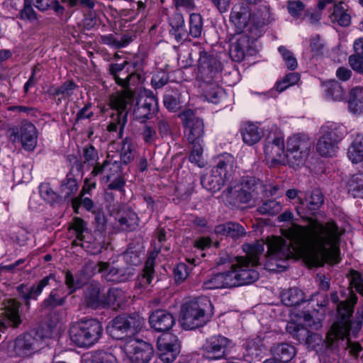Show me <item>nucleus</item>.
I'll use <instances>...</instances> for the list:
<instances>
[{"label": "nucleus", "mask_w": 363, "mask_h": 363, "mask_svg": "<svg viewBox=\"0 0 363 363\" xmlns=\"http://www.w3.org/2000/svg\"><path fill=\"white\" fill-rule=\"evenodd\" d=\"M119 228L123 231H133L139 225V218L133 211H126L121 213L118 219Z\"/></svg>", "instance_id": "4c0bfd02"}, {"label": "nucleus", "mask_w": 363, "mask_h": 363, "mask_svg": "<svg viewBox=\"0 0 363 363\" xmlns=\"http://www.w3.org/2000/svg\"><path fill=\"white\" fill-rule=\"evenodd\" d=\"M158 111L157 97L152 91L146 93V97L143 104L137 103L135 106L133 115L136 119L143 122L152 118Z\"/></svg>", "instance_id": "412c9836"}, {"label": "nucleus", "mask_w": 363, "mask_h": 363, "mask_svg": "<svg viewBox=\"0 0 363 363\" xmlns=\"http://www.w3.org/2000/svg\"><path fill=\"white\" fill-rule=\"evenodd\" d=\"M350 160L353 163L363 161V135L358 134L347 152Z\"/></svg>", "instance_id": "a18cd8bd"}, {"label": "nucleus", "mask_w": 363, "mask_h": 363, "mask_svg": "<svg viewBox=\"0 0 363 363\" xmlns=\"http://www.w3.org/2000/svg\"><path fill=\"white\" fill-rule=\"evenodd\" d=\"M17 17L29 23L38 21V14L33 9L30 0H23V7Z\"/></svg>", "instance_id": "bf43d9fd"}, {"label": "nucleus", "mask_w": 363, "mask_h": 363, "mask_svg": "<svg viewBox=\"0 0 363 363\" xmlns=\"http://www.w3.org/2000/svg\"><path fill=\"white\" fill-rule=\"evenodd\" d=\"M256 265H252L244 257H239L237 264L233 270H229L230 278L235 282L233 287L249 284L255 282L259 279V273L253 267Z\"/></svg>", "instance_id": "4468645a"}, {"label": "nucleus", "mask_w": 363, "mask_h": 363, "mask_svg": "<svg viewBox=\"0 0 363 363\" xmlns=\"http://www.w3.org/2000/svg\"><path fill=\"white\" fill-rule=\"evenodd\" d=\"M131 65L125 60L122 63L111 62L108 65V74L115 82L126 90L124 94L112 96L111 106L113 112L107 130L116 132L118 129V138H122L123 130L128 121V105L133 97L131 86H135L140 81V75L130 69Z\"/></svg>", "instance_id": "f03ea898"}, {"label": "nucleus", "mask_w": 363, "mask_h": 363, "mask_svg": "<svg viewBox=\"0 0 363 363\" xmlns=\"http://www.w3.org/2000/svg\"><path fill=\"white\" fill-rule=\"evenodd\" d=\"M270 22V12L267 6L261 5L251 11L250 26L247 28L251 35L258 37L262 29Z\"/></svg>", "instance_id": "5701e85b"}, {"label": "nucleus", "mask_w": 363, "mask_h": 363, "mask_svg": "<svg viewBox=\"0 0 363 363\" xmlns=\"http://www.w3.org/2000/svg\"><path fill=\"white\" fill-rule=\"evenodd\" d=\"M132 363H151L154 350L150 343L138 339H130L123 346Z\"/></svg>", "instance_id": "9d476101"}, {"label": "nucleus", "mask_w": 363, "mask_h": 363, "mask_svg": "<svg viewBox=\"0 0 363 363\" xmlns=\"http://www.w3.org/2000/svg\"><path fill=\"white\" fill-rule=\"evenodd\" d=\"M38 339L36 333H26L18 336L14 342L13 350L17 356L28 357L37 351Z\"/></svg>", "instance_id": "4be33fe9"}, {"label": "nucleus", "mask_w": 363, "mask_h": 363, "mask_svg": "<svg viewBox=\"0 0 363 363\" xmlns=\"http://www.w3.org/2000/svg\"><path fill=\"white\" fill-rule=\"evenodd\" d=\"M169 24L171 27L169 34L177 42L184 40L189 37L188 30L185 28L184 16L180 13H174L169 18Z\"/></svg>", "instance_id": "2f4dec72"}, {"label": "nucleus", "mask_w": 363, "mask_h": 363, "mask_svg": "<svg viewBox=\"0 0 363 363\" xmlns=\"http://www.w3.org/2000/svg\"><path fill=\"white\" fill-rule=\"evenodd\" d=\"M96 184L92 183L89 185L88 188H86V184L83 186L81 192L80 196L76 197L74 199H72V207L74 209V211L77 213V208L82 205L87 211H91L94 207V202L89 198H82L84 193H88L89 191L95 188Z\"/></svg>", "instance_id": "3c124183"}, {"label": "nucleus", "mask_w": 363, "mask_h": 363, "mask_svg": "<svg viewBox=\"0 0 363 363\" xmlns=\"http://www.w3.org/2000/svg\"><path fill=\"white\" fill-rule=\"evenodd\" d=\"M238 259L239 257L230 255L226 252H222L216 259V265L220 269L221 267L224 266L223 269L228 268V270H233Z\"/></svg>", "instance_id": "052dcab7"}, {"label": "nucleus", "mask_w": 363, "mask_h": 363, "mask_svg": "<svg viewBox=\"0 0 363 363\" xmlns=\"http://www.w3.org/2000/svg\"><path fill=\"white\" fill-rule=\"evenodd\" d=\"M239 180L240 184L245 185V186H247L251 191L255 192L256 194H257L258 189L262 186V181L252 174H245Z\"/></svg>", "instance_id": "774afa93"}, {"label": "nucleus", "mask_w": 363, "mask_h": 363, "mask_svg": "<svg viewBox=\"0 0 363 363\" xmlns=\"http://www.w3.org/2000/svg\"><path fill=\"white\" fill-rule=\"evenodd\" d=\"M128 319V330L129 334H135L138 333L143 327L145 320L138 313L127 314Z\"/></svg>", "instance_id": "680f3d73"}, {"label": "nucleus", "mask_w": 363, "mask_h": 363, "mask_svg": "<svg viewBox=\"0 0 363 363\" xmlns=\"http://www.w3.org/2000/svg\"><path fill=\"white\" fill-rule=\"evenodd\" d=\"M222 196L227 205L236 208L240 207V205L249 203L254 198L250 192L238 187L237 185L234 187H228L223 191Z\"/></svg>", "instance_id": "393cba45"}, {"label": "nucleus", "mask_w": 363, "mask_h": 363, "mask_svg": "<svg viewBox=\"0 0 363 363\" xmlns=\"http://www.w3.org/2000/svg\"><path fill=\"white\" fill-rule=\"evenodd\" d=\"M77 87V84L73 80H67L62 85L58 86L59 97L57 100V104H60L62 99L69 98L74 93V91Z\"/></svg>", "instance_id": "338daca9"}, {"label": "nucleus", "mask_w": 363, "mask_h": 363, "mask_svg": "<svg viewBox=\"0 0 363 363\" xmlns=\"http://www.w3.org/2000/svg\"><path fill=\"white\" fill-rule=\"evenodd\" d=\"M215 233L237 240L245 236L246 230L239 223L229 221L216 225L215 227Z\"/></svg>", "instance_id": "7c9ffc66"}, {"label": "nucleus", "mask_w": 363, "mask_h": 363, "mask_svg": "<svg viewBox=\"0 0 363 363\" xmlns=\"http://www.w3.org/2000/svg\"><path fill=\"white\" fill-rule=\"evenodd\" d=\"M181 93L177 89L167 91L164 95L163 104L170 112H176L182 107Z\"/></svg>", "instance_id": "79ce46f5"}, {"label": "nucleus", "mask_w": 363, "mask_h": 363, "mask_svg": "<svg viewBox=\"0 0 363 363\" xmlns=\"http://www.w3.org/2000/svg\"><path fill=\"white\" fill-rule=\"evenodd\" d=\"M244 250L246 252V259L251 262L252 265H259V256L264 252V243L257 242L252 245H244Z\"/></svg>", "instance_id": "de8ad7c7"}, {"label": "nucleus", "mask_w": 363, "mask_h": 363, "mask_svg": "<svg viewBox=\"0 0 363 363\" xmlns=\"http://www.w3.org/2000/svg\"><path fill=\"white\" fill-rule=\"evenodd\" d=\"M251 9L244 3H238L233 6L230 21L234 24L239 32H242L250 26Z\"/></svg>", "instance_id": "a878e982"}, {"label": "nucleus", "mask_w": 363, "mask_h": 363, "mask_svg": "<svg viewBox=\"0 0 363 363\" xmlns=\"http://www.w3.org/2000/svg\"><path fill=\"white\" fill-rule=\"evenodd\" d=\"M235 282L230 278V271L219 272L208 275L203 281V289H216L223 288H232Z\"/></svg>", "instance_id": "c85d7f7f"}, {"label": "nucleus", "mask_w": 363, "mask_h": 363, "mask_svg": "<svg viewBox=\"0 0 363 363\" xmlns=\"http://www.w3.org/2000/svg\"><path fill=\"white\" fill-rule=\"evenodd\" d=\"M125 294L123 290L118 288H111L106 295H104L103 307H120L124 302Z\"/></svg>", "instance_id": "58836bf2"}, {"label": "nucleus", "mask_w": 363, "mask_h": 363, "mask_svg": "<svg viewBox=\"0 0 363 363\" xmlns=\"http://www.w3.org/2000/svg\"><path fill=\"white\" fill-rule=\"evenodd\" d=\"M264 350L263 340L259 337L247 339L241 347L242 356L240 358L247 362H251L255 359L260 357Z\"/></svg>", "instance_id": "cd10ccee"}, {"label": "nucleus", "mask_w": 363, "mask_h": 363, "mask_svg": "<svg viewBox=\"0 0 363 363\" xmlns=\"http://www.w3.org/2000/svg\"><path fill=\"white\" fill-rule=\"evenodd\" d=\"M78 188L77 179L74 177L67 174V177L61 183L60 193L65 199L72 200L73 199L72 196L77 192Z\"/></svg>", "instance_id": "09e8293b"}, {"label": "nucleus", "mask_w": 363, "mask_h": 363, "mask_svg": "<svg viewBox=\"0 0 363 363\" xmlns=\"http://www.w3.org/2000/svg\"><path fill=\"white\" fill-rule=\"evenodd\" d=\"M256 38L241 32L235 35L230 40L229 53L233 60L241 62L246 55H252L254 51L252 45Z\"/></svg>", "instance_id": "ddd939ff"}, {"label": "nucleus", "mask_w": 363, "mask_h": 363, "mask_svg": "<svg viewBox=\"0 0 363 363\" xmlns=\"http://www.w3.org/2000/svg\"><path fill=\"white\" fill-rule=\"evenodd\" d=\"M128 325L127 314L119 315L109 323L108 330L113 338L123 339L129 334Z\"/></svg>", "instance_id": "f704fd0d"}, {"label": "nucleus", "mask_w": 363, "mask_h": 363, "mask_svg": "<svg viewBox=\"0 0 363 363\" xmlns=\"http://www.w3.org/2000/svg\"><path fill=\"white\" fill-rule=\"evenodd\" d=\"M135 147L133 140L128 137L122 140L120 158L123 161L124 165L130 163L135 158Z\"/></svg>", "instance_id": "8fccbe9b"}, {"label": "nucleus", "mask_w": 363, "mask_h": 363, "mask_svg": "<svg viewBox=\"0 0 363 363\" xmlns=\"http://www.w3.org/2000/svg\"><path fill=\"white\" fill-rule=\"evenodd\" d=\"M271 352L274 357L272 360L284 363L291 361L295 357L296 352V348L288 343H279L274 345L271 348Z\"/></svg>", "instance_id": "c9c22d12"}, {"label": "nucleus", "mask_w": 363, "mask_h": 363, "mask_svg": "<svg viewBox=\"0 0 363 363\" xmlns=\"http://www.w3.org/2000/svg\"><path fill=\"white\" fill-rule=\"evenodd\" d=\"M85 281L82 279H75V276L70 271L67 270L65 272V284L68 288L67 294L69 296L81 289Z\"/></svg>", "instance_id": "e2e57ef3"}, {"label": "nucleus", "mask_w": 363, "mask_h": 363, "mask_svg": "<svg viewBox=\"0 0 363 363\" xmlns=\"http://www.w3.org/2000/svg\"><path fill=\"white\" fill-rule=\"evenodd\" d=\"M150 327L157 332H167L175 323V318L169 311L157 309L149 317Z\"/></svg>", "instance_id": "b1692460"}, {"label": "nucleus", "mask_w": 363, "mask_h": 363, "mask_svg": "<svg viewBox=\"0 0 363 363\" xmlns=\"http://www.w3.org/2000/svg\"><path fill=\"white\" fill-rule=\"evenodd\" d=\"M332 22H337L341 26H347L350 23V16L340 4H335L333 11L330 16Z\"/></svg>", "instance_id": "4d7b16f0"}, {"label": "nucleus", "mask_w": 363, "mask_h": 363, "mask_svg": "<svg viewBox=\"0 0 363 363\" xmlns=\"http://www.w3.org/2000/svg\"><path fill=\"white\" fill-rule=\"evenodd\" d=\"M348 193L354 198L363 197V173H357L352 176L347 183Z\"/></svg>", "instance_id": "603ef678"}, {"label": "nucleus", "mask_w": 363, "mask_h": 363, "mask_svg": "<svg viewBox=\"0 0 363 363\" xmlns=\"http://www.w3.org/2000/svg\"><path fill=\"white\" fill-rule=\"evenodd\" d=\"M158 355L164 363L172 362L179 353L180 345L177 336L164 334L157 339Z\"/></svg>", "instance_id": "f3484780"}, {"label": "nucleus", "mask_w": 363, "mask_h": 363, "mask_svg": "<svg viewBox=\"0 0 363 363\" xmlns=\"http://www.w3.org/2000/svg\"><path fill=\"white\" fill-rule=\"evenodd\" d=\"M84 301L89 308L96 309L102 308L104 296L101 295L100 284L97 282H91L84 291Z\"/></svg>", "instance_id": "473e14b6"}, {"label": "nucleus", "mask_w": 363, "mask_h": 363, "mask_svg": "<svg viewBox=\"0 0 363 363\" xmlns=\"http://www.w3.org/2000/svg\"><path fill=\"white\" fill-rule=\"evenodd\" d=\"M189 35L196 38L201 35L203 31V18L199 13H193L189 16Z\"/></svg>", "instance_id": "6e6d98bb"}, {"label": "nucleus", "mask_w": 363, "mask_h": 363, "mask_svg": "<svg viewBox=\"0 0 363 363\" xmlns=\"http://www.w3.org/2000/svg\"><path fill=\"white\" fill-rule=\"evenodd\" d=\"M338 327L333 325L327 333L325 340L320 334L310 333L305 329L294 328L293 336L300 340L306 337V344L311 350H315L323 363H337V347L335 342Z\"/></svg>", "instance_id": "7ed1b4c3"}, {"label": "nucleus", "mask_w": 363, "mask_h": 363, "mask_svg": "<svg viewBox=\"0 0 363 363\" xmlns=\"http://www.w3.org/2000/svg\"><path fill=\"white\" fill-rule=\"evenodd\" d=\"M233 167V157L230 154L223 155L211 172L201 177L202 186L211 192L220 191L232 179Z\"/></svg>", "instance_id": "39448f33"}, {"label": "nucleus", "mask_w": 363, "mask_h": 363, "mask_svg": "<svg viewBox=\"0 0 363 363\" xmlns=\"http://www.w3.org/2000/svg\"><path fill=\"white\" fill-rule=\"evenodd\" d=\"M310 152L302 150H293L287 148L285 154L286 164H289L291 167L299 166L303 164L307 160Z\"/></svg>", "instance_id": "864d4df0"}, {"label": "nucleus", "mask_w": 363, "mask_h": 363, "mask_svg": "<svg viewBox=\"0 0 363 363\" xmlns=\"http://www.w3.org/2000/svg\"><path fill=\"white\" fill-rule=\"evenodd\" d=\"M86 269L96 270L97 273H102L107 281L118 283L128 281L135 274V269L131 267L119 269L104 262H99L97 264L89 262L86 264Z\"/></svg>", "instance_id": "1a4fd4ad"}, {"label": "nucleus", "mask_w": 363, "mask_h": 363, "mask_svg": "<svg viewBox=\"0 0 363 363\" xmlns=\"http://www.w3.org/2000/svg\"><path fill=\"white\" fill-rule=\"evenodd\" d=\"M281 298L282 303L289 307L298 306L304 301L303 293L296 287L283 291Z\"/></svg>", "instance_id": "37998d69"}, {"label": "nucleus", "mask_w": 363, "mask_h": 363, "mask_svg": "<svg viewBox=\"0 0 363 363\" xmlns=\"http://www.w3.org/2000/svg\"><path fill=\"white\" fill-rule=\"evenodd\" d=\"M300 206L296 207L298 214L303 218V211L314 215L324 203V196L319 189H313L305 192L303 197H298Z\"/></svg>", "instance_id": "6ab92c4d"}, {"label": "nucleus", "mask_w": 363, "mask_h": 363, "mask_svg": "<svg viewBox=\"0 0 363 363\" xmlns=\"http://www.w3.org/2000/svg\"><path fill=\"white\" fill-rule=\"evenodd\" d=\"M71 340L78 347H89L97 342L103 334L101 322L94 318H83L69 328Z\"/></svg>", "instance_id": "423d86ee"}, {"label": "nucleus", "mask_w": 363, "mask_h": 363, "mask_svg": "<svg viewBox=\"0 0 363 363\" xmlns=\"http://www.w3.org/2000/svg\"><path fill=\"white\" fill-rule=\"evenodd\" d=\"M308 224L303 227L294 223L283 230L286 239L274 236L268 242L270 261L275 262L278 268H288L287 261L313 252L317 254L315 264L322 265L332 252H335L342 231L337 223L330 220L321 222L308 218Z\"/></svg>", "instance_id": "f257e3e1"}, {"label": "nucleus", "mask_w": 363, "mask_h": 363, "mask_svg": "<svg viewBox=\"0 0 363 363\" xmlns=\"http://www.w3.org/2000/svg\"><path fill=\"white\" fill-rule=\"evenodd\" d=\"M213 313V306L207 296L195 298L182 306L181 323L184 329L194 330L204 325Z\"/></svg>", "instance_id": "20e7f679"}, {"label": "nucleus", "mask_w": 363, "mask_h": 363, "mask_svg": "<svg viewBox=\"0 0 363 363\" xmlns=\"http://www.w3.org/2000/svg\"><path fill=\"white\" fill-rule=\"evenodd\" d=\"M330 300L336 306L337 321L333 325L339 327L348 323L349 318L352 317L354 308L357 304L358 298L352 290H350L348 295L342 301H340L336 291L330 294Z\"/></svg>", "instance_id": "9b49d317"}, {"label": "nucleus", "mask_w": 363, "mask_h": 363, "mask_svg": "<svg viewBox=\"0 0 363 363\" xmlns=\"http://www.w3.org/2000/svg\"><path fill=\"white\" fill-rule=\"evenodd\" d=\"M348 323L345 325H341L338 327V331L337 333L335 342H338V346L337 347V356L338 357L339 350L342 348L348 350L349 353L351 356L354 358H357L359 353L362 351V347L359 342H352L348 338Z\"/></svg>", "instance_id": "bb28decb"}, {"label": "nucleus", "mask_w": 363, "mask_h": 363, "mask_svg": "<svg viewBox=\"0 0 363 363\" xmlns=\"http://www.w3.org/2000/svg\"><path fill=\"white\" fill-rule=\"evenodd\" d=\"M56 281L55 274H50L44 277L38 282L33 284L30 288L27 289L24 284H21L17 287V291L20 296L23 299L24 303L28 309L30 306V301H36L38 296L42 294L43 289L50 284V281Z\"/></svg>", "instance_id": "a211bd4d"}, {"label": "nucleus", "mask_w": 363, "mask_h": 363, "mask_svg": "<svg viewBox=\"0 0 363 363\" xmlns=\"http://www.w3.org/2000/svg\"><path fill=\"white\" fill-rule=\"evenodd\" d=\"M13 135L19 136L25 150L33 151L37 145L38 130L35 126L28 121H23L19 129L13 130Z\"/></svg>", "instance_id": "aec40b11"}, {"label": "nucleus", "mask_w": 363, "mask_h": 363, "mask_svg": "<svg viewBox=\"0 0 363 363\" xmlns=\"http://www.w3.org/2000/svg\"><path fill=\"white\" fill-rule=\"evenodd\" d=\"M348 107L351 112L360 113L363 110V88L356 86L351 89L348 100Z\"/></svg>", "instance_id": "c03bdc74"}, {"label": "nucleus", "mask_w": 363, "mask_h": 363, "mask_svg": "<svg viewBox=\"0 0 363 363\" xmlns=\"http://www.w3.org/2000/svg\"><path fill=\"white\" fill-rule=\"evenodd\" d=\"M68 296L60 294V290L55 288L41 302L40 308L43 311H51L57 307H62L65 305Z\"/></svg>", "instance_id": "72a5a7b5"}, {"label": "nucleus", "mask_w": 363, "mask_h": 363, "mask_svg": "<svg viewBox=\"0 0 363 363\" xmlns=\"http://www.w3.org/2000/svg\"><path fill=\"white\" fill-rule=\"evenodd\" d=\"M265 159L270 167L286 164L284 140L279 137H268L264 147Z\"/></svg>", "instance_id": "2eb2a0df"}, {"label": "nucleus", "mask_w": 363, "mask_h": 363, "mask_svg": "<svg viewBox=\"0 0 363 363\" xmlns=\"http://www.w3.org/2000/svg\"><path fill=\"white\" fill-rule=\"evenodd\" d=\"M141 251L133 243L128 245L126 251L123 253L125 262L132 266H137L142 262Z\"/></svg>", "instance_id": "13d9d810"}, {"label": "nucleus", "mask_w": 363, "mask_h": 363, "mask_svg": "<svg viewBox=\"0 0 363 363\" xmlns=\"http://www.w3.org/2000/svg\"><path fill=\"white\" fill-rule=\"evenodd\" d=\"M221 71V63L216 57L204 50L199 51L198 73L203 84L213 82H218Z\"/></svg>", "instance_id": "6e6552de"}, {"label": "nucleus", "mask_w": 363, "mask_h": 363, "mask_svg": "<svg viewBox=\"0 0 363 363\" xmlns=\"http://www.w3.org/2000/svg\"><path fill=\"white\" fill-rule=\"evenodd\" d=\"M258 211L259 213L264 215L268 214L271 216L276 215L281 211V206L279 202L275 200H267L264 201L259 208Z\"/></svg>", "instance_id": "69168bd1"}, {"label": "nucleus", "mask_w": 363, "mask_h": 363, "mask_svg": "<svg viewBox=\"0 0 363 363\" xmlns=\"http://www.w3.org/2000/svg\"><path fill=\"white\" fill-rule=\"evenodd\" d=\"M179 116L182 121L183 125L189 131L186 135L188 142L203 141L205 133L203 119L196 116L191 109L184 111Z\"/></svg>", "instance_id": "dca6fc26"}, {"label": "nucleus", "mask_w": 363, "mask_h": 363, "mask_svg": "<svg viewBox=\"0 0 363 363\" xmlns=\"http://www.w3.org/2000/svg\"><path fill=\"white\" fill-rule=\"evenodd\" d=\"M158 251L152 252L145 262V267L142 271L141 274L135 281V287L145 288L147 286L152 284V280L155 279V259L157 256Z\"/></svg>", "instance_id": "c756f323"}, {"label": "nucleus", "mask_w": 363, "mask_h": 363, "mask_svg": "<svg viewBox=\"0 0 363 363\" xmlns=\"http://www.w3.org/2000/svg\"><path fill=\"white\" fill-rule=\"evenodd\" d=\"M321 136L317 145V152L323 157H332L336 152L337 144L346 134V129L341 124H330L323 126L320 129Z\"/></svg>", "instance_id": "0eeeda50"}, {"label": "nucleus", "mask_w": 363, "mask_h": 363, "mask_svg": "<svg viewBox=\"0 0 363 363\" xmlns=\"http://www.w3.org/2000/svg\"><path fill=\"white\" fill-rule=\"evenodd\" d=\"M241 134L243 142L249 145L257 143L262 135L258 127L253 123L247 124L245 127L242 128Z\"/></svg>", "instance_id": "49530a36"}, {"label": "nucleus", "mask_w": 363, "mask_h": 363, "mask_svg": "<svg viewBox=\"0 0 363 363\" xmlns=\"http://www.w3.org/2000/svg\"><path fill=\"white\" fill-rule=\"evenodd\" d=\"M201 86L203 96L213 104H218L225 97V91L218 86V82L204 83Z\"/></svg>", "instance_id": "e433bc0d"}, {"label": "nucleus", "mask_w": 363, "mask_h": 363, "mask_svg": "<svg viewBox=\"0 0 363 363\" xmlns=\"http://www.w3.org/2000/svg\"><path fill=\"white\" fill-rule=\"evenodd\" d=\"M325 86L327 96L335 101H342L345 99V91L338 82L329 81L325 82Z\"/></svg>", "instance_id": "5fc2aeb1"}, {"label": "nucleus", "mask_w": 363, "mask_h": 363, "mask_svg": "<svg viewBox=\"0 0 363 363\" xmlns=\"http://www.w3.org/2000/svg\"><path fill=\"white\" fill-rule=\"evenodd\" d=\"M300 80V74L290 72L284 76L281 81L276 83V89L279 92L286 90L288 87L296 84Z\"/></svg>", "instance_id": "0e129e2a"}, {"label": "nucleus", "mask_w": 363, "mask_h": 363, "mask_svg": "<svg viewBox=\"0 0 363 363\" xmlns=\"http://www.w3.org/2000/svg\"><path fill=\"white\" fill-rule=\"evenodd\" d=\"M311 146V140L305 134H295L290 137L287 141V148L289 150L310 152Z\"/></svg>", "instance_id": "a19ab883"}, {"label": "nucleus", "mask_w": 363, "mask_h": 363, "mask_svg": "<svg viewBox=\"0 0 363 363\" xmlns=\"http://www.w3.org/2000/svg\"><path fill=\"white\" fill-rule=\"evenodd\" d=\"M232 341L223 335H213L208 338L201 350L203 356L211 360L220 359L226 357Z\"/></svg>", "instance_id": "f8f14e48"}, {"label": "nucleus", "mask_w": 363, "mask_h": 363, "mask_svg": "<svg viewBox=\"0 0 363 363\" xmlns=\"http://www.w3.org/2000/svg\"><path fill=\"white\" fill-rule=\"evenodd\" d=\"M70 228L74 230L77 238L84 240L88 244L92 242V235L87 227V223L81 218L74 217L71 223Z\"/></svg>", "instance_id": "ea45409f"}]
</instances>
